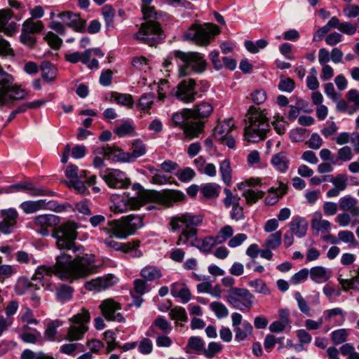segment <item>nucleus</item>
Segmentation results:
<instances>
[{
	"mask_svg": "<svg viewBox=\"0 0 359 359\" xmlns=\"http://www.w3.org/2000/svg\"><path fill=\"white\" fill-rule=\"evenodd\" d=\"M95 257L93 255L78 256L74 260L67 254H62L57 257L56 262L53 266H39L33 277L32 281L38 283L46 290H52L53 284L50 278L53 274L61 279L77 280L86 278L97 272V267L95 264Z\"/></svg>",
	"mask_w": 359,
	"mask_h": 359,
	"instance_id": "nucleus-1",
	"label": "nucleus"
},
{
	"mask_svg": "<svg viewBox=\"0 0 359 359\" xmlns=\"http://www.w3.org/2000/svg\"><path fill=\"white\" fill-rule=\"evenodd\" d=\"M201 215L191 212L177 214L170 219L169 226L172 232L179 231L176 245L178 246L195 247L201 252L210 253L212 248L218 245L214 236L198 237V228L202 224Z\"/></svg>",
	"mask_w": 359,
	"mask_h": 359,
	"instance_id": "nucleus-2",
	"label": "nucleus"
},
{
	"mask_svg": "<svg viewBox=\"0 0 359 359\" xmlns=\"http://www.w3.org/2000/svg\"><path fill=\"white\" fill-rule=\"evenodd\" d=\"M249 125L245 128L244 136L249 142H258L266 138L270 130L269 120L264 111L255 107H250L248 112Z\"/></svg>",
	"mask_w": 359,
	"mask_h": 359,
	"instance_id": "nucleus-3",
	"label": "nucleus"
},
{
	"mask_svg": "<svg viewBox=\"0 0 359 359\" xmlns=\"http://www.w3.org/2000/svg\"><path fill=\"white\" fill-rule=\"evenodd\" d=\"M95 154L104 155L107 159L114 161L130 162L146 153V146L140 140H135L132 145V152H123L111 146L98 147L93 150Z\"/></svg>",
	"mask_w": 359,
	"mask_h": 359,
	"instance_id": "nucleus-4",
	"label": "nucleus"
},
{
	"mask_svg": "<svg viewBox=\"0 0 359 359\" xmlns=\"http://www.w3.org/2000/svg\"><path fill=\"white\" fill-rule=\"evenodd\" d=\"M90 314L88 310L82 308L81 311L69 318V326L65 339L69 341L82 340L88 331Z\"/></svg>",
	"mask_w": 359,
	"mask_h": 359,
	"instance_id": "nucleus-5",
	"label": "nucleus"
},
{
	"mask_svg": "<svg viewBox=\"0 0 359 359\" xmlns=\"http://www.w3.org/2000/svg\"><path fill=\"white\" fill-rule=\"evenodd\" d=\"M77 229V224L69 221L54 228L52 236L55 239L56 247L61 250H70L78 236Z\"/></svg>",
	"mask_w": 359,
	"mask_h": 359,
	"instance_id": "nucleus-6",
	"label": "nucleus"
},
{
	"mask_svg": "<svg viewBox=\"0 0 359 359\" xmlns=\"http://www.w3.org/2000/svg\"><path fill=\"white\" fill-rule=\"evenodd\" d=\"M171 55L184 63L180 68V74L182 76L187 75L190 68L196 72H202L205 69L206 62L203 55L199 53L174 50Z\"/></svg>",
	"mask_w": 359,
	"mask_h": 359,
	"instance_id": "nucleus-7",
	"label": "nucleus"
},
{
	"mask_svg": "<svg viewBox=\"0 0 359 359\" xmlns=\"http://www.w3.org/2000/svg\"><path fill=\"white\" fill-rule=\"evenodd\" d=\"M109 224L111 226L110 231L115 237L126 238L143 226V220L140 216L131 215L123 217L121 221L110 222Z\"/></svg>",
	"mask_w": 359,
	"mask_h": 359,
	"instance_id": "nucleus-8",
	"label": "nucleus"
},
{
	"mask_svg": "<svg viewBox=\"0 0 359 359\" xmlns=\"http://www.w3.org/2000/svg\"><path fill=\"white\" fill-rule=\"evenodd\" d=\"M219 33L218 27L211 23L194 24L185 32L184 36L200 46H207Z\"/></svg>",
	"mask_w": 359,
	"mask_h": 359,
	"instance_id": "nucleus-9",
	"label": "nucleus"
},
{
	"mask_svg": "<svg viewBox=\"0 0 359 359\" xmlns=\"http://www.w3.org/2000/svg\"><path fill=\"white\" fill-rule=\"evenodd\" d=\"M135 38L141 43L153 46L164 38V34L158 21L147 20L141 24Z\"/></svg>",
	"mask_w": 359,
	"mask_h": 359,
	"instance_id": "nucleus-10",
	"label": "nucleus"
},
{
	"mask_svg": "<svg viewBox=\"0 0 359 359\" xmlns=\"http://www.w3.org/2000/svg\"><path fill=\"white\" fill-rule=\"evenodd\" d=\"M254 295L245 288L232 287L226 296L227 302L241 311H249L253 305Z\"/></svg>",
	"mask_w": 359,
	"mask_h": 359,
	"instance_id": "nucleus-11",
	"label": "nucleus"
},
{
	"mask_svg": "<svg viewBox=\"0 0 359 359\" xmlns=\"http://www.w3.org/2000/svg\"><path fill=\"white\" fill-rule=\"evenodd\" d=\"M196 81L192 79L184 80L172 90V95L179 101L185 104L192 103L197 98H201L202 94L196 90Z\"/></svg>",
	"mask_w": 359,
	"mask_h": 359,
	"instance_id": "nucleus-12",
	"label": "nucleus"
},
{
	"mask_svg": "<svg viewBox=\"0 0 359 359\" xmlns=\"http://www.w3.org/2000/svg\"><path fill=\"white\" fill-rule=\"evenodd\" d=\"M100 176L110 188L125 189L130 184L126 173L118 169L107 168L100 173Z\"/></svg>",
	"mask_w": 359,
	"mask_h": 359,
	"instance_id": "nucleus-13",
	"label": "nucleus"
},
{
	"mask_svg": "<svg viewBox=\"0 0 359 359\" xmlns=\"http://www.w3.org/2000/svg\"><path fill=\"white\" fill-rule=\"evenodd\" d=\"M234 128V121L232 118L219 121L215 126L213 132L215 138L222 144L227 145L229 148L235 147V140L230 135Z\"/></svg>",
	"mask_w": 359,
	"mask_h": 359,
	"instance_id": "nucleus-14",
	"label": "nucleus"
},
{
	"mask_svg": "<svg viewBox=\"0 0 359 359\" xmlns=\"http://www.w3.org/2000/svg\"><path fill=\"white\" fill-rule=\"evenodd\" d=\"M65 175L69 179V181L66 183L69 188L74 189L79 194H83L86 191V188L82 180L86 177V170L79 171L78 166L70 164L66 169Z\"/></svg>",
	"mask_w": 359,
	"mask_h": 359,
	"instance_id": "nucleus-15",
	"label": "nucleus"
},
{
	"mask_svg": "<svg viewBox=\"0 0 359 359\" xmlns=\"http://www.w3.org/2000/svg\"><path fill=\"white\" fill-rule=\"evenodd\" d=\"M103 243L107 248L129 254L130 257L133 258L142 256V252L139 249L140 244V241L139 240H135L128 243H120L115 241L111 236H109L105 238Z\"/></svg>",
	"mask_w": 359,
	"mask_h": 359,
	"instance_id": "nucleus-16",
	"label": "nucleus"
},
{
	"mask_svg": "<svg viewBox=\"0 0 359 359\" xmlns=\"http://www.w3.org/2000/svg\"><path fill=\"white\" fill-rule=\"evenodd\" d=\"M231 322L235 339L237 341H243L252 334L253 327L248 320H243L241 313L234 312L231 314Z\"/></svg>",
	"mask_w": 359,
	"mask_h": 359,
	"instance_id": "nucleus-17",
	"label": "nucleus"
},
{
	"mask_svg": "<svg viewBox=\"0 0 359 359\" xmlns=\"http://www.w3.org/2000/svg\"><path fill=\"white\" fill-rule=\"evenodd\" d=\"M102 314L107 320L124 323L125 318L119 312L121 310V305L114 299H106L99 306Z\"/></svg>",
	"mask_w": 359,
	"mask_h": 359,
	"instance_id": "nucleus-18",
	"label": "nucleus"
},
{
	"mask_svg": "<svg viewBox=\"0 0 359 359\" xmlns=\"http://www.w3.org/2000/svg\"><path fill=\"white\" fill-rule=\"evenodd\" d=\"M34 227L42 236L50 234V229L55 228L60 224V218L54 215H40L36 216L33 220Z\"/></svg>",
	"mask_w": 359,
	"mask_h": 359,
	"instance_id": "nucleus-19",
	"label": "nucleus"
},
{
	"mask_svg": "<svg viewBox=\"0 0 359 359\" xmlns=\"http://www.w3.org/2000/svg\"><path fill=\"white\" fill-rule=\"evenodd\" d=\"M148 197L154 202L170 207L175 203L183 201L185 196L182 191L173 190L164 193L150 192Z\"/></svg>",
	"mask_w": 359,
	"mask_h": 359,
	"instance_id": "nucleus-20",
	"label": "nucleus"
},
{
	"mask_svg": "<svg viewBox=\"0 0 359 359\" xmlns=\"http://www.w3.org/2000/svg\"><path fill=\"white\" fill-rule=\"evenodd\" d=\"M58 17L69 27L75 32L83 33L86 32V20L81 18L80 14L71 11H65L58 14Z\"/></svg>",
	"mask_w": 359,
	"mask_h": 359,
	"instance_id": "nucleus-21",
	"label": "nucleus"
},
{
	"mask_svg": "<svg viewBox=\"0 0 359 359\" xmlns=\"http://www.w3.org/2000/svg\"><path fill=\"white\" fill-rule=\"evenodd\" d=\"M117 281L118 278L115 276L107 274L86 283L85 288L90 291H100L114 285Z\"/></svg>",
	"mask_w": 359,
	"mask_h": 359,
	"instance_id": "nucleus-22",
	"label": "nucleus"
},
{
	"mask_svg": "<svg viewBox=\"0 0 359 359\" xmlns=\"http://www.w3.org/2000/svg\"><path fill=\"white\" fill-rule=\"evenodd\" d=\"M18 214L15 209L9 208L1 211L0 231L8 234L11 233L17 223Z\"/></svg>",
	"mask_w": 359,
	"mask_h": 359,
	"instance_id": "nucleus-23",
	"label": "nucleus"
},
{
	"mask_svg": "<svg viewBox=\"0 0 359 359\" xmlns=\"http://www.w3.org/2000/svg\"><path fill=\"white\" fill-rule=\"evenodd\" d=\"M213 106L210 102L202 101L191 109L193 119L201 121L207 119L213 112Z\"/></svg>",
	"mask_w": 359,
	"mask_h": 359,
	"instance_id": "nucleus-24",
	"label": "nucleus"
},
{
	"mask_svg": "<svg viewBox=\"0 0 359 359\" xmlns=\"http://www.w3.org/2000/svg\"><path fill=\"white\" fill-rule=\"evenodd\" d=\"M290 232L298 238H302L306 236L309 224L307 220L300 216H294L289 223Z\"/></svg>",
	"mask_w": 359,
	"mask_h": 359,
	"instance_id": "nucleus-25",
	"label": "nucleus"
},
{
	"mask_svg": "<svg viewBox=\"0 0 359 359\" xmlns=\"http://www.w3.org/2000/svg\"><path fill=\"white\" fill-rule=\"evenodd\" d=\"M13 16V12L10 9L0 10V32H3L6 35L11 36L17 28L16 23L12 22L6 26Z\"/></svg>",
	"mask_w": 359,
	"mask_h": 359,
	"instance_id": "nucleus-26",
	"label": "nucleus"
},
{
	"mask_svg": "<svg viewBox=\"0 0 359 359\" xmlns=\"http://www.w3.org/2000/svg\"><path fill=\"white\" fill-rule=\"evenodd\" d=\"M339 208L342 211L348 212L353 217L359 215L358 201L350 195H346L339 199Z\"/></svg>",
	"mask_w": 359,
	"mask_h": 359,
	"instance_id": "nucleus-27",
	"label": "nucleus"
},
{
	"mask_svg": "<svg viewBox=\"0 0 359 359\" xmlns=\"http://www.w3.org/2000/svg\"><path fill=\"white\" fill-rule=\"evenodd\" d=\"M287 184L279 182L277 188L271 187L269 189V194L265 198V203L267 205H275L287 193Z\"/></svg>",
	"mask_w": 359,
	"mask_h": 359,
	"instance_id": "nucleus-28",
	"label": "nucleus"
},
{
	"mask_svg": "<svg viewBox=\"0 0 359 359\" xmlns=\"http://www.w3.org/2000/svg\"><path fill=\"white\" fill-rule=\"evenodd\" d=\"M327 23L331 29H337L344 34L353 35L356 33L355 25H353L350 22H341L336 16L332 17Z\"/></svg>",
	"mask_w": 359,
	"mask_h": 359,
	"instance_id": "nucleus-29",
	"label": "nucleus"
},
{
	"mask_svg": "<svg viewBox=\"0 0 359 359\" xmlns=\"http://www.w3.org/2000/svg\"><path fill=\"white\" fill-rule=\"evenodd\" d=\"M273 168L281 173H285L289 168L290 159L288 154L280 151L274 154L271 160Z\"/></svg>",
	"mask_w": 359,
	"mask_h": 359,
	"instance_id": "nucleus-30",
	"label": "nucleus"
},
{
	"mask_svg": "<svg viewBox=\"0 0 359 359\" xmlns=\"http://www.w3.org/2000/svg\"><path fill=\"white\" fill-rule=\"evenodd\" d=\"M334 187L327 192L328 198L336 197L341 191H344L347 187V176L346 175H338L331 180Z\"/></svg>",
	"mask_w": 359,
	"mask_h": 359,
	"instance_id": "nucleus-31",
	"label": "nucleus"
},
{
	"mask_svg": "<svg viewBox=\"0 0 359 359\" xmlns=\"http://www.w3.org/2000/svg\"><path fill=\"white\" fill-rule=\"evenodd\" d=\"M20 208L27 214L34 213L38 210L49 208V203L46 200L28 201L22 203Z\"/></svg>",
	"mask_w": 359,
	"mask_h": 359,
	"instance_id": "nucleus-32",
	"label": "nucleus"
},
{
	"mask_svg": "<svg viewBox=\"0 0 359 359\" xmlns=\"http://www.w3.org/2000/svg\"><path fill=\"white\" fill-rule=\"evenodd\" d=\"M309 273L311 279L318 284L327 281L330 277L328 270L321 266L312 267Z\"/></svg>",
	"mask_w": 359,
	"mask_h": 359,
	"instance_id": "nucleus-33",
	"label": "nucleus"
},
{
	"mask_svg": "<svg viewBox=\"0 0 359 359\" xmlns=\"http://www.w3.org/2000/svg\"><path fill=\"white\" fill-rule=\"evenodd\" d=\"M184 133L190 139L198 137L203 130V123L201 121H194L189 120L184 125Z\"/></svg>",
	"mask_w": 359,
	"mask_h": 359,
	"instance_id": "nucleus-34",
	"label": "nucleus"
},
{
	"mask_svg": "<svg viewBox=\"0 0 359 359\" xmlns=\"http://www.w3.org/2000/svg\"><path fill=\"white\" fill-rule=\"evenodd\" d=\"M171 294L175 297L180 298L183 303L188 302L191 299V292L184 284L175 283L171 285Z\"/></svg>",
	"mask_w": 359,
	"mask_h": 359,
	"instance_id": "nucleus-35",
	"label": "nucleus"
},
{
	"mask_svg": "<svg viewBox=\"0 0 359 359\" xmlns=\"http://www.w3.org/2000/svg\"><path fill=\"white\" fill-rule=\"evenodd\" d=\"M330 222L323 219L320 212H315L311 219V228L317 231H328L330 229Z\"/></svg>",
	"mask_w": 359,
	"mask_h": 359,
	"instance_id": "nucleus-36",
	"label": "nucleus"
},
{
	"mask_svg": "<svg viewBox=\"0 0 359 359\" xmlns=\"http://www.w3.org/2000/svg\"><path fill=\"white\" fill-rule=\"evenodd\" d=\"M40 285L38 283H34V281L29 280L27 278H20L15 287L16 294L22 295L29 291L33 290H39Z\"/></svg>",
	"mask_w": 359,
	"mask_h": 359,
	"instance_id": "nucleus-37",
	"label": "nucleus"
},
{
	"mask_svg": "<svg viewBox=\"0 0 359 359\" xmlns=\"http://www.w3.org/2000/svg\"><path fill=\"white\" fill-rule=\"evenodd\" d=\"M205 343L204 341L199 337H191L187 342V345L185 347V352L187 353H191L194 351L197 353H204Z\"/></svg>",
	"mask_w": 359,
	"mask_h": 359,
	"instance_id": "nucleus-38",
	"label": "nucleus"
},
{
	"mask_svg": "<svg viewBox=\"0 0 359 359\" xmlns=\"http://www.w3.org/2000/svg\"><path fill=\"white\" fill-rule=\"evenodd\" d=\"M219 172L224 183L230 186L232 184V169L229 159H224L219 163Z\"/></svg>",
	"mask_w": 359,
	"mask_h": 359,
	"instance_id": "nucleus-39",
	"label": "nucleus"
},
{
	"mask_svg": "<svg viewBox=\"0 0 359 359\" xmlns=\"http://www.w3.org/2000/svg\"><path fill=\"white\" fill-rule=\"evenodd\" d=\"M12 188L14 189L16 191H29V194L34 196H42L45 194L43 189L35 187L30 182H20L12 186Z\"/></svg>",
	"mask_w": 359,
	"mask_h": 359,
	"instance_id": "nucleus-40",
	"label": "nucleus"
},
{
	"mask_svg": "<svg viewBox=\"0 0 359 359\" xmlns=\"http://www.w3.org/2000/svg\"><path fill=\"white\" fill-rule=\"evenodd\" d=\"M43 28L44 25L41 21H34L32 18L27 19L23 22L22 27L24 32L31 34L39 33Z\"/></svg>",
	"mask_w": 359,
	"mask_h": 359,
	"instance_id": "nucleus-41",
	"label": "nucleus"
},
{
	"mask_svg": "<svg viewBox=\"0 0 359 359\" xmlns=\"http://www.w3.org/2000/svg\"><path fill=\"white\" fill-rule=\"evenodd\" d=\"M191 109H184L180 111L173 114L172 120L176 126H182L183 127L187 121L193 118Z\"/></svg>",
	"mask_w": 359,
	"mask_h": 359,
	"instance_id": "nucleus-42",
	"label": "nucleus"
},
{
	"mask_svg": "<svg viewBox=\"0 0 359 359\" xmlns=\"http://www.w3.org/2000/svg\"><path fill=\"white\" fill-rule=\"evenodd\" d=\"M62 325V322L56 320L50 322L45 330L44 338L46 341H54L57 333V329Z\"/></svg>",
	"mask_w": 359,
	"mask_h": 359,
	"instance_id": "nucleus-43",
	"label": "nucleus"
},
{
	"mask_svg": "<svg viewBox=\"0 0 359 359\" xmlns=\"http://www.w3.org/2000/svg\"><path fill=\"white\" fill-rule=\"evenodd\" d=\"M351 330L349 329L341 328L333 331L331 334V340L334 345L344 344L347 341L350 335Z\"/></svg>",
	"mask_w": 359,
	"mask_h": 359,
	"instance_id": "nucleus-44",
	"label": "nucleus"
},
{
	"mask_svg": "<svg viewBox=\"0 0 359 359\" xmlns=\"http://www.w3.org/2000/svg\"><path fill=\"white\" fill-rule=\"evenodd\" d=\"M114 133L119 137L135 135V127L132 122L126 121L114 129Z\"/></svg>",
	"mask_w": 359,
	"mask_h": 359,
	"instance_id": "nucleus-45",
	"label": "nucleus"
},
{
	"mask_svg": "<svg viewBox=\"0 0 359 359\" xmlns=\"http://www.w3.org/2000/svg\"><path fill=\"white\" fill-rule=\"evenodd\" d=\"M141 276L149 281L156 280L161 277L160 269L154 266H147L140 272Z\"/></svg>",
	"mask_w": 359,
	"mask_h": 359,
	"instance_id": "nucleus-46",
	"label": "nucleus"
},
{
	"mask_svg": "<svg viewBox=\"0 0 359 359\" xmlns=\"http://www.w3.org/2000/svg\"><path fill=\"white\" fill-rule=\"evenodd\" d=\"M282 232L277 231L270 234L266 239L264 247L269 249H277L281 244Z\"/></svg>",
	"mask_w": 359,
	"mask_h": 359,
	"instance_id": "nucleus-47",
	"label": "nucleus"
},
{
	"mask_svg": "<svg viewBox=\"0 0 359 359\" xmlns=\"http://www.w3.org/2000/svg\"><path fill=\"white\" fill-rule=\"evenodd\" d=\"M346 97L348 102L353 104V107L348 109V113L353 114L359 111V90L357 89H351L347 92Z\"/></svg>",
	"mask_w": 359,
	"mask_h": 359,
	"instance_id": "nucleus-48",
	"label": "nucleus"
},
{
	"mask_svg": "<svg viewBox=\"0 0 359 359\" xmlns=\"http://www.w3.org/2000/svg\"><path fill=\"white\" fill-rule=\"evenodd\" d=\"M42 77L48 81H53L55 80L57 74L56 67L48 62H43L41 64Z\"/></svg>",
	"mask_w": 359,
	"mask_h": 359,
	"instance_id": "nucleus-49",
	"label": "nucleus"
},
{
	"mask_svg": "<svg viewBox=\"0 0 359 359\" xmlns=\"http://www.w3.org/2000/svg\"><path fill=\"white\" fill-rule=\"evenodd\" d=\"M264 196V192L262 191H255L252 189H245L243 193V196L245 198L247 205H252L256 203L257 201Z\"/></svg>",
	"mask_w": 359,
	"mask_h": 359,
	"instance_id": "nucleus-50",
	"label": "nucleus"
},
{
	"mask_svg": "<svg viewBox=\"0 0 359 359\" xmlns=\"http://www.w3.org/2000/svg\"><path fill=\"white\" fill-rule=\"evenodd\" d=\"M233 229L230 225H225L217 232V235L214 236L217 244H222L226 241L227 239L231 238L233 234Z\"/></svg>",
	"mask_w": 359,
	"mask_h": 359,
	"instance_id": "nucleus-51",
	"label": "nucleus"
},
{
	"mask_svg": "<svg viewBox=\"0 0 359 359\" xmlns=\"http://www.w3.org/2000/svg\"><path fill=\"white\" fill-rule=\"evenodd\" d=\"M111 98H113L118 104L127 107L130 109L133 107L134 101L133 96L130 94L113 93Z\"/></svg>",
	"mask_w": 359,
	"mask_h": 359,
	"instance_id": "nucleus-52",
	"label": "nucleus"
},
{
	"mask_svg": "<svg viewBox=\"0 0 359 359\" xmlns=\"http://www.w3.org/2000/svg\"><path fill=\"white\" fill-rule=\"evenodd\" d=\"M90 50H85L83 53L74 52L65 55V60L70 63L74 64L79 62L82 63H88V57L89 56Z\"/></svg>",
	"mask_w": 359,
	"mask_h": 359,
	"instance_id": "nucleus-53",
	"label": "nucleus"
},
{
	"mask_svg": "<svg viewBox=\"0 0 359 359\" xmlns=\"http://www.w3.org/2000/svg\"><path fill=\"white\" fill-rule=\"evenodd\" d=\"M72 287L63 284L57 288L56 296L59 301L65 302L72 299Z\"/></svg>",
	"mask_w": 359,
	"mask_h": 359,
	"instance_id": "nucleus-54",
	"label": "nucleus"
},
{
	"mask_svg": "<svg viewBox=\"0 0 359 359\" xmlns=\"http://www.w3.org/2000/svg\"><path fill=\"white\" fill-rule=\"evenodd\" d=\"M219 186L215 184H207L201 187V191L208 198H217L219 194Z\"/></svg>",
	"mask_w": 359,
	"mask_h": 359,
	"instance_id": "nucleus-55",
	"label": "nucleus"
},
{
	"mask_svg": "<svg viewBox=\"0 0 359 359\" xmlns=\"http://www.w3.org/2000/svg\"><path fill=\"white\" fill-rule=\"evenodd\" d=\"M248 285L254 289V292L263 294H268L270 293V290L267 287L266 283L260 278H257L252 280H250Z\"/></svg>",
	"mask_w": 359,
	"mask_h": 359,
	"instance_id": "nucleus-56",
	"label": "nucleus"
},
{
	"mask_svg": "<svg viewBox=\"0 0 359 359\" xmlns=\"http://www.w3.org/2000/svg\"><path fill=\"white\" fill-rule=\"evenodd\" d=\"M154 326H156L162 334H168L171 332L172 327L170 323L163 317L158 316L154 320Z\"/></svg>",
	"mask_w": 359,
	"mask_h": 359,
	"instance_id": "nucleus-57",
	"label": "nucleus"
},
{
	"mask_svg": "<svg viewBox=\"0 0 359 359\" xmlns=\"http://www.w3.org/2000/svg\"><path fill=\"white\" fill-rule=\"evenodd\" d=\"M210 308L218 318H223L229 315L228 309L221 302H213L210 304Z\"/></svg>",
	"mask_w": 359,
	"mask_h": 359,
	"instance_id": "nucleus-58",
	"label": "nucleus"
},
{
	"mask_svg": "<svg viewBox=\"0 0 359 359\" xmlns=\"http://www.w3.org/2000/svg\"><path fill=\"white\" fill-rule=\"evenodd\" d=\"M170 318L175 321L187 322L188 320L186 310L180 306H176L169 312Z\"/></svg>",
	"mask_w": 359,
	"mask_h": 359,
	"instance_id": "nucleus-59",
	"label": "nucleus"
},
{
	"mask_svg": "<svg viewBox=\"0 0 359 359\" xmlns=\"http://www.w3.org/2000/svg\"><path fill=\"white\" fill-rule=\"evenodd\" d=\"M21 339L26 343L36 344L42 343V337L41 332L34 330L33 333L23 332L20 334Z\"/></svg>",
	"mask_w": 359,
	"mask_h": 359,
	"instance_id": "nucleus-60",
	"label": "nucleus"
},
{
	"mask_svg": "<svg viewBox=\"0 0 359 359\" xmlns=\"http://www.w3.org/2000/svg\"><path fill=\"white\" fill-rule=\"evenodd\" d=\"M154 93L143 94L139 100L137 107L141 110H148L151 107L152 104H154Z\"/></svg>",
	"mask_w": 359,
	"mask_h": 359,
	"instance_id": "nucleus-61",
	"label": "nucleus"
},
{
	"mask_svg": "<svg viewBox=\"0 0 359 359\" xmlns=\"http://www.w3.org/2000/svg\"><path fill=\"white\" fill-rule=\"evenodd\" d=\"M142 11L143 13V16L145 20H156L158 21L160 18L161 17V14L158 13L154 7L150 6L149 5H144L142 7Z\"/></svg>",
	"mask_w": 359,
	"mask_h": 359,
	"instance_id": "nucleus-62",
	"label": "nucleus"
},
{
	"mask_svg": "<svg viewBox=\"0 0 359 359\" xmlns=\"http://www.w3.org/2000/svg\"><path fill=\"white\" fill-rule=\"evenodd\" d=\"M138 351L143 355H149L153 351L152 341L147 338H142L140 341H137Z\"/></svg>",
	"mask_w": 359,
	"mask_h": 359,
	"instance_id": "nucleus-63",
	"label": "nucleus"
},
{
	"mask_svg": "<svg viewBox=\"0 0 359 359\" xmlns=\"http://www.w3.org/2000/svg\"><path fill=\"white\" fill-rule=\"evenodd\" d=\"M43 39L48 43L49 46L53 49H59L62 43V40L55 33L48 32Z\"/></svg>",
	"mask_w": 359,
	"mask_h": 359,
	"instance_id": "nucleus-64",
	"label": "nucleus"
}]
</instances>
